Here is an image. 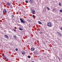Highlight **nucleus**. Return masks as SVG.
I'll return each mask as SVG.
<instances>
[{"label":"nucleus","instance_id":"nucleus-1","mask_svg":"<svg viewBox=\"0 0 62 62\" xmlns=\"http://www.w3.org/2000/svg\"><path fill=\"white\" fill-rule=\"evenodd\" d=\"M20 20L21 21V23H23L24 24V23H25V21H24L21 18H20Z\"/></svg>","mask_w":62,"mask_h":62},{"label":"nucleus","instance_id":"nucleus-2","mask_svg":"<svg viewBox=\"0 0 62 62\" xmlns=\"http://www.w3.org/2000/svg\"><path fill=\"white\" fill-rule=\"evenodd\" d=\"M3 12L4 14H7V11L6 9H4V10L3 11Z\"/></svg>","mask_w":62,"mask_h":62},{"label":"nucleus","instance_id":"nucleus-3","mask_svg":"<svg viewBox=\"0 0 62 62\" xmlns=\"http://www.w3.org/2000/svg\"><path fill=\"white\" fill-rule=\"evenodd\" d=\"M47 25L49 27H52V24L50 23H47Z\"/></svg>","mask_w":62,"mask_h":62},{"label":"nucleus","instance_id":"nucleus-4","mask_svg":"<svg viewBox=\"0 0 62 62\" xmlns=\"http://www.w3.org/2000/svg\"><path fill=\"white\" fill-rule=\"evenodd\" d=\"M57 33H58V35L60 37H61L62 36L61 35H62V34L61 33H60L59 32H57Z\"/></svg>","mask_w":62,"mask_h":62},{"label":"nucleus","instance_id":"nucleus-5","mask_svg":"<svg viewBox=\"0 0 62 62\" xmlns=\"http://www.w3.org/2000/svg\"><path fill=\"white\" fill-rule=\"evenodd\" d=\"M34 53L35 54H38L39 52H38V51H35L34 52Z\"/></svg>","mask_w":62,"mask_h":62},{"label":"nucleus","instance_id":"nucleus-6","mask_svg":"<svg viewBox=\"0 0 62 62\" xmlns=\"http://www.w3.org/2000/svg\"><path fill=\"white\" fill-rule=\"evenodd\" d=\"M31 51H34L35 50V48L34 47H32L31 49Z\"/></svg>","mask_w":62,"mask_h":62},{"label":"nucleus","instance_id":"nucleus-7","mask_svg":"<svg viewBox=\"0 0 62 62\" xmlns=\"http://www.w3.org/2000/svg\"><path fill=\"white\" fill-rule=\"evenodd\" d=\"M4 37H5V38H6L7 39H8V36L7 35H5Z\"/></svg>","mask_w":62,"mask_h":62},{"label":"nucleus","instance_id":"nucleus-8","mask_svg":"<svg viewBox=\"0 0 62 62\" xmlns=\"http://www.w3.org/2000/svg\"><path fill=\"white\" fill-rule=\"evenodd\" d=\"M32 14H34L35 13V10H32V12H31Z\"/></svg>","mask_w":62,"mask_h":62},{"label":"nucleus","instance_id":"nucleus-9","mask_svg":"<svg viewBox=\"0 0 62 62\" xmlns=\"http://www.w3.org/2000/svg\"><path fill=\"white\" fill-rule=\"evenodd\" d=\"M10 3L9 2H8L7 3V5H8V6H9L10 5Z\"/></svg>","mask_w":62,"mask_h":62},{"label":"nucleus","instance_id":"nucleus-10","mask_svg":"<svg viewBox=\"0 0 62 62\" xmlns=\"http://www.w3.org/2000/svg\"><path fill=\"white\" fill-rule=\"evenodd\" d=\"M38 23L39 24H42V23L40 22V21H38Z\"/></svg>","mask_w":62,"mask_h":62},{"label":"nucleus","instance_id":"nucleus-11","mask_svg":"<svg viewBox=\"0 0 62 62\" xmlns=\"http://www.w3.org/2000/svg\"><path fill=\"white\" fill-rule=\"evenodd\" d=\"M19 29L20 30L22 31L23 30V29L21 28V27L19 28Z\"/></svg>","mask_w":62,"mask_h":62},{"label":"nucleus","instance_id":"nucleus-12","mask_svg":"<svg viewBox=\"0 0 62 62\" xmlns=\"http://www.w3.org/2000/svg\"><path fill=\"white\" fill-rule=\"evenodd\" d=\"M13 37L15 39L17 38V37L16 35L14 36Z\"/></svg>","mask_w":62,"mask_h":62},{"label":"nucleus","instance_id":"nucleus-13","mask_svg":"<svg viewBox=\"0 0 62 62\" xmlns=\"http://www.w3.org/2000/svg\"><path fill=\"white\" fill-rule=\"evenodd\" d=\"M33 0H29L30 3H32L33 2Z\"/></svg>","mask_w":62,"mask_h":62},{"label":"nucleus","instance_id":"nucleus-14","mask_svg":"<svg viewBox=\"0 0 62 62\" xmlns=\"http://www.w3.org/2000/svg\"><path fill=\"white\" fill-rule=\"evenodd\" d=\"M59 5L60 6H61V3H60V2H59Z\"/></svg>","mask_w":62,"mask_h":62},{"label":"nucleus","instance_id":"nucleus-15","mask_svg":"<svg viewBox=\"0 0 62 62\" xmlns=\"http://www.w3.org/2000/svg\"><path fill=\"white\" fill-rule=\"evenodd\" d=\"M46 8L48 10H50V9L49 8V7H47Z\"/></svg>","mask_w":62,"mask_h":62},{"label":"nucleus","instance_id":"nucleus-16","mask_svg":"<svg viewBox=\"0 0 62 62\" xmlns=\"http://www.w3.org/2000/svg\"><path fill=\"white\" fill-rule=\"evenodd\" d=\"M22 54H24V52H22Z\"/></svg>","mask_w":62,"mask_h":62},{"label":"nucleus","instance_id":"nucleus-17","mask_svg":"<svg viewBox=\"0 0 62 62\" xmlns=\"http://www.w3.org/2000/svg\"><path fill=\"white\" fill-rule=\"evenodd\" d=\"M55 10V8H54L53 10H52V11L53 12H54V11Z\"/></svg>","mask_w":62,"mask_h":62},{"label":"nucleus","instance_id":"nucleus-18","mask_svg":"<svg viewBox=\"0 0 62 62\" xmlns=\"http://www.w3.org/2000/svg\"><path fill=\"white\" fill-rule=\"evenodd\" d=\"M11 16L12 17H14V16L13 15H12Z\"/></svg>","mask_w":62,"mask_h":62},{"label":"nucleus","instance_id":"nucleus-19","mask_svg":"<svg viewBox=\"0 0 62 62\" xmlns=\"http://www.w3.org/2000/svg\"><path fill=\"white\" fill-rule=\"evenodd\" d=\"M28 57L29 58H30V57H30V56L29 55L28 56Z\"/></svg>","mask_w":62,"mask_h":62},{"label":"nucleus","instance_id":"nucleus-20","mask_svg":"<svg viewBox=\"0 0 62 62\" xmlns=\"http://www.w3.org/2000/svg\"><path fill=\"white\" fill-rule=\"evenodd\" d=\"M60 12H62V9L60 10Z\"/></svg>","mask_w":62,"mask_h":62},{"label":"nucleus","instance_id":"nucleus-21","mask_svg":"<svg viewBox=\"0 0 62 62\" xmlns=\"http://www.w3.org/2000/svg\"><path fill=\"white\" fill-rule=\"evenodd\" d=\"M16 51H18V49L16 48Z\"/></svg>","mask_w":62,"mask_h":62},{"label":"nucleus","instance_id":"nucleus-22","mask_svg":"<svg viewBox=\"0 0 62 62\" xmlns=\"http://www.w3.org/2000/svg\"><path fill=\"white\" fill-rule=\"evenodd\" d=\"M33 17H35V16L34 15H33L32 16Z\"/></svg>","mask_w":62,"mask_h":62},{"label":"nucleus","instance_id":"nucleus-23","mask_svg":"<svg viewBox=\"0 0 62 62\" xmlns=\"http://www.w3.org/2000/svg\"><path fill=\"white\" fill-rule=\"evenodd\" d=\"M14 30L15 31V32H16V30L15 29H14Z\"/></svg>","mask_w":62,"mask_h":62},{"label":"nucleus","instance_id":"nucleus-24","mask_svg":"<svg viewBox=\"0 0 62 62\" xmlns=\"http://www.w3.org/2000/svg\"><path fill=\"white\" fill-rule=\"evenodd\" d=\"M25 2L26 3H28V1H25Z\"/></svg>","mask_w":62,"mask_h":62},{"label":"nucleus","instance_id":"nucleus-25","mask_svg":"<svg viewBox=\"0 0 62 62\" xmlns=\"http://www.w3.org/2000/svg\"><path fill=\"white\" fill-rule=\"evenodd\" d=\"M40 34H42V32H40Z\"/></svg>","mask_w":62,"mask_h":62},{"label":"nucleus","instance_id":"nucleus-26","mask_svg":"<svg viewBox=\"0 0 62 62\" xmlns=\"http://www.w3.org/2000/svg\"><path fill=\"white\" fill-rule=\"evenodd\" d=\"M4 57L5 58V59H6V57H5V56H4Z\"/></svg>","mask_w":62,"mask_h":62},{"label":"nucleus","instance_id":"nucleus-27","mask_svg":"<svg viewBox=\"0 0 62 62\" xmlns=\"http://www.w3.org/2000/svg\"><path fill=\"white\" fill-rule=\"evenodd\" d=\"M6 59V60H8V58H7L5 59Z\"/></svg>","mask_w":62,"mask_h":62},{"label":"nucleus","instance_id":"nucleus-28","mask_svg":"<svg viewBox=\"0 0 62 62\" xmlns=\"http://www.w3.org/2000/svg\"><path fill=\"white\" fill-rule=\"evenodd\" d=\"M61 30L62 31V27H61Z\"/></svg>","mask_w":62,"mask_h":62},{"label":"nucleus","instance_id":"nucleus-29","mask_svg":"<svg viewBox=\"0 0 62 62\" xmlns=\"http://www.w3.org/2000/svg\"><path fill=\"white\" fill-rule=\"evenodd\" d=\"M29 22H31V20H29Z\"/></svg>","mask_w":62,"mask_h":62},{"label":"nucleus","instance_id":"nucleus-30","mask_svg":"<svg viewBox=\"0 0 62 62\" xmlns=\"http://www.w3.org/2000/svg\"><path fill=\"white\" fill-rule=\"evenodd\" d=\"M61 20H62V18H61Z\"/></svg>","mask_w":62,"mask_h":62}]
</instances>
